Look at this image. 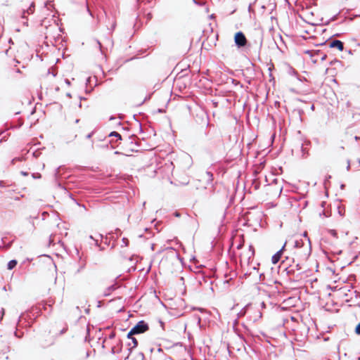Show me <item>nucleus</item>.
<instances>
[{
  "instance_id": "f257e3e1",
  "label": "nucleus",
  "mask_w": 360,
  "mask_h": 360,
  "mask_svg": "<svg viewBox=\"0 0 360 360\" xmlns=\"http://www.w3.org/2000/svg\"><path fill=\"white\" fill-rule=\"evenodd\" d=\"M147 330H148V326L143 321H140L128 333L127 338H130L131 336L136 335V334L144 333Z\"/></svg>"
},
{
  "instance_id": "a211bd4d",
  "label": "nucleus",
  "mask_w": 360,
  "mask_h": 360,
  "mask_svg": "<svg viewBox=\"0 0 360 360\" xmlns=\"http://www.w3.org/2000/svg\"><path fill=\"white\" fill-rule=\"evenodd\" d=\"M180 64H182V63L181 62V63H176V66H175L174 68H176V67H177L179 65H180Z\"/></svg>"
},
{
  "instance_id": "412c9836",
  "label": "nucleus",
  "mask_w": 360,
  "mask_h": 360,
  "mask_svg": "<svg viewBox=\"0 0 360 360\" xmlns=\"http://www.w3.org/2000/svg\"><path fill=\"white\" fill-rule=\"evenodd\" d=\"M187 68H191V67H190V65H187Z\"/></svg>"
},
{
  "instance_id": "2eb2a0df",
  "label": "nucleus",
  "mask_w": 360,
  "mask_h": 360,
  "mask_svg": "<svg viewBox=\"0 0 360 360\" xmlns=\"http://www.w3.org/2000/svg\"><path fill=\"white\" fill-rule=\"evenodd\" d=\"M115 27H116V22L115 21V22H112V24L111 30H115Z\"/></svg>"
},
{
  "instance_id": "f03ea898",
  "label": "nucleus",
  "mask_w": 360,
  "mask_h": 360,
  "mask_svg": "<svg viewBox=\"0 0 360 360\" xmlns=\"http://www.w3.org/2000/svg\"><path fill=\"white\" fill-rule=\"evenodd\" d=\"M319 45L326 46L330 49L336 48L337 49H338L340 51H343V49H344L343 42L338 39H333L332 41H330L328 39L323 43H321Z\"/></svg>"
},
{
  "instance_id": "4be33fe9",
  "label": "nucleus",
  "mask_w": 360,
  "mask_h": 360,
  "mask_svg": "<svg viewBox=\"0 0 360 360\" xmlns=\"http://www.w3.org/2000/svg\"><path fill=\"white\" fill-rule=\"evenodd\" d=\"M193 1H194V2L195 3V4H196V1H195V0H193Z\"/></svg>"
},
{
  "instance_id": "7ed1b4c3",
  "label": "nucleus",
  "mask_w": 360,
  "mask_h": 360,
  "mask_svg": "<svg viewBox=\"0 0 360 360\" xmlns=\"http://www.w3.org/2000/svg\"><path fill=\"white\" fill-rule=\"evenodd\" d=\"M234 42L238 48L244 47L247 42L244 33L240 31L236 32L234 36Z\"/></svg>"
},
{
  "instance_id": "9b49d317",
  "label": "nucleus",
  "mask_w": 360,
  "mask_h": 360,
  "mask_svg": "<svg viewBox=\"0 0 360 360\" xmlns=\"http://www.w3.org/2000/svg\"><path fill=\"white\" fill-rule=\"evenodd\" d=\"M96 41H97V44H98V46H99V49H100V50H101V52L102 53H104L105 52H104V50H103V46H102L101 43L98 40H97Z\"/></svg>"
},
{
  "instance_id": "6e6552de",
  "label": "nucleus",
  "mask_w": 360,
  "mask_h": 360,
  "mask_svg": "<svg viewBox=\"0 0 360 360\" xmlns=\"http://www.w3.org/2000/svg\"><path fill=\"white\" fill-rule=\"evenodd\" d=\"M106 41L108 43V46H109L110 48H112L113 46V41L112 39H110V38H106Z\"/></svg>"
},
{
  "instance_id": "423d86ee",
  "label": "nucleus",
  "mask_w": 360,
  "mask_h": 360,
  "mask_svg": "<svg viewBox=\"0 0 360 360\" xmlns=\"http://www.w3.org/2000/svg\"><path fill=\"white\" fill-rule=\"evenodd\" d=\"M253 255L254 250L251 247H250L247 256L246 257H244V259H247L248 260Z\"/></svg>"
},
{
  "instance_id": "0eeeda50",
  "label": "nucleus",
  "mask_w": 360,
  "mask_h": 360,
  "mask_svg": "<svg viewBox=\"0 0 360 360\" xmlns=\"http://www.w3.org/2000/svg\"><path fill=\"white\" fill-rule=\"evenodd\" d=\"M16 265V262L15 260L11 261L8 264V268L9 269H12Z\"/></svg>"
},
{
  "instance_id": "ddd939ff",
  "label": "nucleus",
  "mask_w": 360,
  "mask_h": 360,
  "mask_svg": "<svg viewBox=\"0 0 360 360\" xmlns=\"http://www.w3.org/2000/svg\"><path fill=\"white\" fill-rule=\"evenodd\" d=\"M337 63L340 64V61L338 60H334L330 62V64L333 65H335Z\"/></svg>"
},
{
  "instance_id": "20e7f679",
  "label": "nucleus",
  "mask_w": 360,
  "mask_h": 360,
  "mask_svg": "<svg viewBox=\"0 0 360 360\" xmlns=\"http://www.w3.org/2000/svg\"><path fill=\"white\" fill-rule=\"evenodd\" d=\"M34 3L32 2L30 7L27 9V10H24L23 12H22V18H25L26 19V16H25V13H28V14H32L34 13Z\"/></svg>"
},
{
  "instance_id": "4468645a",
  "label": "nucleus",
  "mask_w": 360,
  "mask_h": 360,
  "mask_svg": "<svg viewBox=\"0 0 360 360\" xmlns=\"http://www.w3.org/2000/svg\"><path fill=\"white\" fill-rule=\"evenodd\" d=\"M132 340L133 343H134V347L136 346L137 345V342H136V340L134 338H132V336H131V338H129Z\"/></svg>"
},
{
  "instance_id": "1a4fd4ad",
  "label": "nucleus",
  "mask_w": 360,
  "mask_h": 360,
  "mask_svg": "<svg viewBox=\"0 0 360 360\" xmlns=\"http://www.w3.org/2000/svg\"><path fill=\"white\" fill-rule=\"evenodd\" d=\"M53 6L51 5V2L49 1H46L44 3V7H46L48 10H50L51 9V7H52Z\"/></svg>"
},
{
  "instance_id": "6ab92c4d",
  "label": "nucleus",
  "mask_w": 360,
  "mask_h": 360,
  "mask_svg": "<svg viewBox=\"0 0 360 360\" xmlns=\"http://www.w3.org/2000/svg\"><path fill=\"white\" fill-rule=\"evenodd\" d=\"M24 25H27H27H28L27 21L25 22H24Z\"/></svg>"
},
{
  "instance_id": "9d476101",
  "label": "nucleus",
  "mask_w": 360,
  "mask_h": 360,
  "mask_svg": "<svg viewBox=\"0 0 360 360\" xmlns=\"http://www.w3.org/2000/svg\"><path fill=\"white\" fill-rule=\"evenodd\" d=\"M316 54L319 56L320 55L321 59L322 60H325V58H326V56L325 54L322 55V53L320 52V51H317Z\"/></svg>"
},
{
  "instance_id": "f8f14e48",
  "label": "nucleus",
  "mask_w": 360,
  "mask_h": 360,
  "mask_svg": "<svg viewBox=\"0 0 360 360\" xmlns=\"http://www.w3.org/2000/svg\"><path fill=\"white\" fill-rule=\"evenodd\" d=\"M355 332L356 334L360 335V323L356 326Z\"/></svg>"
},
{
  "instance_id": "f3484780",
  "label": "nucleus",
  "mask_w": 360,
  "mask_h": 360,
  "mask_svg": "<svg viewBox=\"0 0 360 360\" xmlns=\"http://www.w3.org/2000/svg\"><path fill=\"white\" fill-rule=\"evenodd\" d=\"M152 18L151 13L148 14V19H150Z\"/></svg>"
},
{
  "instance_id": "dca6fc26",
  "label": "nucleus",
  "mask_w": 360,
  "mask_h": 360,
  "mask_svg": "<svg viewBox=\"0 0 360 360\" xmlns=\"http://www.w3.org/2000/svg\"><path fill=\"white\" fill-rule=\"evenodd\" d=\"M337 19V15L333 16L331 18H330V21H334Z\"/></svg>"
},
{
  "instance_id": "39448f33",
  "label": "nucleus",
  "mask_w": 360,
  "mask_h": 360,
  "mask_svg": "<svg viewBox=\"0 0 360 360\" xmlns=\"http://www.w3.org/2000/svg\"><path fill=\"white\" fill-rule=\"evenodd\" d=\"M281 254H282V251H279L277 253H276L273 257H272V263L273 264H276L280 258H281Z\"/></svg>"
},
{
  "instance_id": "aec40b11",
  "label": "nucleus",
  "mask_w": 360,
  "mask_h": 360,
  "mask_svg": "<svg viewBox=\"0 0 360 360\" xmlns=\"http://www.w3.org/2000/svg\"><path fill=\"white\" fill-rule=\"evenodd\" d=\"M248 10L250 11L251 10V5L249 6L248 7Z\"/></svg>"
}]
</instances>
